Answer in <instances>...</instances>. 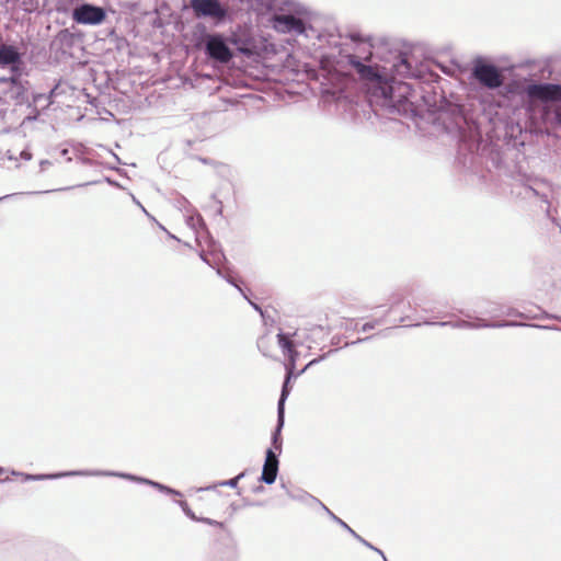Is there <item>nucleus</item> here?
I'll list each match as a JSON object with an SVG mask.
<instances>
[{
    "instance_id": "nucleus-1",
    "label": "nucleus",
    "mask_w": 561,
    "mask_h": 561,
    "mask_svg": "<svg viewBox=\"0 0 561 561\" xmlns=\"http://www.w3.org/2000/svg\"><path fill=\"white\" fill-rule=\"evenodd\" d=\"M391 59L382 66V71L377 67L365 64L358 56L348 55V65L355 70L362 80L367 81L374 95L401 104L404 110L409 105L411 88L403 83V79H419L430 81L434 73L428 72L422 65H417L413 55L409 51L396 50L391 53Z\"/></svg>"
},
{
    "instance_id": "nucleus-2",
    "label": "nucleus",
    "mask_w": 561,
    "mask_h": 561,
    "mask_svg": "<svg viewBox=\"0 0 561 561\" xmlns=\"http://www.w3.org/2000/svg\"><path fill=\"white\" fill-rule=\"evenodd\" d=\"M529 129L536 135L561 127V83L534 82L523 89Z\"/></svg>"
},
{
    "instance_id": "nucleus-3",
    "label": "nucleus",
    "mask_w": 561,
    "mask_h": 561,
    "mask_svg": "<svg viewBox=\"0 0 561 561\" xmlns=\"http://www.w3.org/2000/svg\"><path fill=\"white\" fill-rule=\"evenodd\" d=\"M439 112V119L443 121L444 128L448 134L454 135L461 142L469 144L470 148L478 147V127L474 122L467 118L461 105L443 98Z\"/></svg>"
},
{
    "instance_id": "nucleus-4",
    "label": "nucleus",
    "mask_w": 561,
    "mask_h": 561,
    "mask_svg": "<svg viewBox=\"0 0 561 561\" xmlns=\"http://www.w3.org/2000/svg\"><path fill=\"white\" fill-rule=\"evenodd\" d=\"M199 34H195V47L204 50L210 61L218 65H228L234 57L230 43L238 45L237 37H227L222 33H208L202 24L196 26Z\"/></svg>"
},
{
    "instance_id": "nucleus-5",
    "label": "nucleus",
    "mask_w": 561,
    "mask_h": 561,
    "mask_svg": "<svg viewBox=\"0 0 561 561\" xmlns=\"http://www.w3.org/2000/svg\"><path fill=\"white\" fill-rule=\"evenodd\" d=\"M21 474L23 476L24 481H39V480H46V479H57V478H62V477H75V476L119 477L122 479H126V480L134 481L137 483L150 485L165 494L175 495V496L182 495V493L180 491L172 489L168 485H164L160 482H157V481H153V480H150L147 478L138 477V476H135L131 473H123V472H115V471L77 470V471H67V472L50 473V474H30V473H21Z\"/></svg>"
},
{
    "instance_id": "nucleus-6",
    "label": "nucleus",
    "mask_w": 561,
    "mask_h": 561,
    "mask_svg": "<svg viewBox=\"0 0 561 561\" xmlns=\"http://www.w3.org/2000/svg\"><path fill=\"white\" fill-rule=\"evenodd\" d=\"M271 21L275 31L284 34L302 35L306 38L317 37V31L308 23L307 11L297 4L287 12L272 15Z\"/></svg>"
},
{
    "instance_id": "nucleus-7",
    "label": "nucleus",
    "mask_w": 561,
    "mask_h": 561,
    "mask_svg": "<svg viewBox=\"0 0 561 561\" xmlns=\"http://www.w3.org/2000/svg\"><path fill=\"white\" fill-rule=\"evenodd\" d=\"M471 76L479 84L490 90L499 89L504 83L502 70L494 64L488 62L482 58L474 60Z\"/></svg>"
},
{
    "instance_id": "nucleus-8",
    "label": "nucleus",
    "mask_w": 561,
    "mask_h": 561,
    "mask_svg": "<svg viewBox=\"0 0 561 561\" xmlns=\"http://www.w3.org/2000/svg\"><path fill=\"white\" fill-rule=\"evenodd\" d=\"M190 8L196 18H209L217 24L226 21L229 15L227 7L219 0H190Z\"/></svg>"
},
{
    "instance_id": "nucleus-9",
    "label": "nucleus",
    "mask_w": 561,
    "mask_h": 561,
    "mask_svg": "<svg viewBox=\"0 0 561 561\" xmlns=\"http://www.w3.org/2000/svg\"><path fill=\"white\" fill-rule=\"evenodd\" d=\"M106 18V11L99 5L81 3L72 11V20L78 24L99 25Z\"/></svg>"
},
{
    "instance_id": "nucleus-10",
    "label": "nucleus",
    "mask_w": 561,
    "mask_h": 561,
    "mask_svg": "<svg viewBox=\"0 0 561 561\" xmlns=\"http://www.w3.org/2000/svg\"><path fill=\"white\" fill-rule=\"evenodd\" d=\"M0 84H7L8 90L5 94L9 99L14 101L16 104H24L27 102V81L21 80V70L19 72H12L11 77L0 78Z\"/></svg>"
},
{
    "instance_id": "nucleus-11",
    "label": "nucleus",
    "mask_w": 561,
    "mask_h": 561,
    "mask_svg": "<svg viewBox=\"0 0 561 561\" xmlns=\"http://www.w3.org/2000/svg\"><path fill=\"white\" fill-rule=\"evenodd\" d=\"M322 358H323L322 356L318 357V358H313L297 374H295L296 365H294L293 363L285 365L286 376H285V380L282 386V391H280V396H279L278 403H277V412L285 413V401L288 398L290 390H291V388H290L291 379L297 378L298 376L304 374L309 367L319 363Z\"/></svg>"
},
{
    "instance_id": "nucleus-12",
    "label": "nucleus",
    "mask_w": 561,
    "mask_h": 561,
    "mask_svg": "<svg viewBox=\"0 0 561 561\" xmlns=\"http://www.w3.org/2000/svg\"><path fill=\"white\" fill-rule=\"evenodd\" d=\"M23 53L15 45L0 44V67H9L11 72L21 70Z\"/></svg>"
},
{
    "instance_id": "nucleus-13",
    "label": "nucleus",
    "mask_w": 561,
    "mask_h": 561,
    "mask_svg": "<svg viewBox=\"0 0 561 561\" xmlns=\"http://www.w3.org/2000/svg\"><path fill=\"white\" fill-rule=\"evenodd\" d=\"M279 468L278 454L267 448L260 481L265 484H273L276 481Z\"/></svg>"
},
{
    "instance_id": "nucleus-14",
    "label": "nucleus",
    "mask_w": 561,
    "mask_h": 561,
    "mask_svg": "<svg viewBox=\"0 0 561 561\" xmlns=\"http://www.w3.org/2000/svg\"><path fill=\"white\" fill-rule=\"evenodd\" d=\"M261 5L272 15H277L279 12H287L298 3L293 0H259Z\"/></svg>"
},
{
    "instance_id": "nucleus-15",
    "label": "nucleus",
    "mask_w": 561,
    "mask_h": 561,
    "mask_svg": "<svg viewBox=\"0 0 561 561\" xmlns=\"http://www.w3.org/2000/svg\"><path fill=\"white\" fill-rule=\"evenodd\" d=\"M277 342L284 355H286L288 358V362L286 364H291L293 360V364L296 365V360L299 356V353L296 351L295 345L290 340V336L286 333L279 332L277 334Z\"/></svg>"
},
{
    "instance_id": "nucleus-16",
    "label": "nucleus",
    "mask_w": 561,
    "mask_h": 561,
    "mask_svg": "<svg viewBox=\"0 0 561 561\" xmlns=\"http://www.w3.org/2000/svg\"><path fill=\"white\" fill-rule=\"evenodd\" d=\"M284 415L285 413L277 412V425L272 434V445L278 454L282 451L280 432L284 426Z\"/></svg>"
},
{
    "instance_id": "nucleus-17",
    "label": "nucleus",
    "mask_w": 561,
    "mask_h": 561,
    "mask_svg": "<svg viewBox=\"0 0 561 561\" xmlns=\"http://www.w3.org/2000/svg\"><path fill=\"white\" fill-rule=\"evenodd\" d=\"M477 327L474 329L480 328H506V327H518V325H525L524 323H518L515 321H504V322H488L484 319H478L477 322H474Z\"/></svg>"
},
{
    "instance_id": "nucleus-18",
    "label": "nucleus",
    "mask_w": 561,
    "mask_h": 561,
    "mask_svg": "<svg viewBox=\"0 0 561 561\" xmlns=\"http://www.w3.org/2000/svg\"><path fill=\"white\" fill-rule=\"evenodd\" d=\"M289 497L295 500V501H299V502H302V503H306L307 505H313V504H317L321 507V504L322 502L314 497L313 495L307 493V492H299L298 494H294L291 492H287Z\"/></svg>"
},
{
    "instance_id": "nucleus-19",
    "label": "nucleus",
    "mask_w": 561,
    "mask_h": 561,
    "mask_svg": "<svg viewBox=\"0 0 561 561\" xmlns=\"http://www.w3.org/2000/svg\"><path fill=\"white\" fill-rule=\"evenodd\" d=\"M185 221H186V225L191 229H193L195 231H197L198 229H202L207 232L206 224H205L203 217L201 216V214L195 213L193 215H188V216H186Z\"/></svg>"
},
{
    "instance_id": "nucleus-20",
    "label": "nucleus",
    "mask_w": 561,
    "mask_h": 561,
    "mask_svg": "<svg viewBox=\"0 0 561 561\" xmlns=\"http://www.w3.org/2000/svg\"><path fill=\"white\" fill-rule=\"evenodd\" d=\"M426 324H437L440 327H451L455 329H474L476 323L467 320H458L455 322L451 321H442V322H425Z\"/></svg>"
},
{
    "instance_id": "nucleus-21",
    "label": "nucleus",
    "mask_w": 561,
    "mask_h": 561,
    "mask_svg": "<svg viewBox=\"0 0 561 561\" xmlns=\"http://www.w3.org/2000/svg\"><path fill=\"white\" fill-rule=\"evenodd\" d=\"M245 476V472H241L239 473L237 477L232 478V479H229V480H224V481H220L218 482L217 484H213V485H208L206 488H202L199 489V491H208V490H215L217 486H229V488H237L238 485V482Z\"/></svg>"
},
{
    "instance_id": "nucleus-22",
    "label": "nucleus",
    "mask_w": 561,
    "mask_h": 561,
    "mask_svg": "<svg viewBox=\"0 0 561 561\" xmlns=\"http://www.w3.org/2000/svg\"><path fill=\"white\" fill-rule=\"evenodd\" d=\"M213 260H209L207 254L202 251L199 253V257L209 266L215 267V265L218 264V262L224 259V254L221 252H216L215 250L211 251Z\"/></svg>"
},
{
    "instance_id": "nucleus-23",
    "label": "nucleus",
    "mask_w": 561,
    "mask_h": 561,
    "mask_svg": "<svg viewBox=\"0 0 561 561\" xmlns=\"http://www.w3.org/2000/svg\"><path fill=\"white\" fill-rule=\"evenodd\" d=\"M321 508L328 514V516L335 522L337 525H340L342 528H344L346 531L351 534V530H353L343 519L337 517L332 511H330L323 503L321 504Z\"/></svg>"
},
{
    "instance_id": "nucleus-24",
    "label": "nucleus",
    "mask_w": 561,
    "mask_h": 561,
    "mask_svg": "<svg viewBox=\"0 0 561 561\" xmlns=\"http://www.w3.org/2000/svg\"><path fill=\"white\" fill-rule=\"evenodd\" d=\"M217 274L219 276H221L222 278H225L229 284H231L232 286H234L240 293L241 295L247 298V295L242 290V288L238 285V283L236 282V279L230 275V274H225L222 272L221 268H217Z\"/></svg>"
},
{
    "instance_id": "nucleus-25",
    "label": "nucleus",
    "mask_w": 561,
    "mask_h": 561,
    "mask_svg": "<svg viewBox=\"0 0 561 561\" xmlns=\"http://www.w3.org/2000/svg\"><path fill=\"white\" fill-rule=\"evenodd\" d=\"M176 503L180 505V507L188 518H191L194 522L198 520L199 517L196 516L195 513L190 508L186 501H178Z\"/></svg>"
},
{
    "instance_id": "nucleus-26",
    "label": "nucleus",
    "mask_w": 561,
    "mask_h": 561,
    "mask_svg": "<svg viewBox=\"0 0 561 561\" xmlns=\"http://www.w3.org/2000/svg\"><path fill=\"white\" fill-rule=\"evenodd\" d=\"M197 522L204 523V524H207V525H210V526L219 527V528H224L225 527L222 522H218V520H215V519H211V518H208V517H199Z\"/></svg>"
},
{
    "instance_id": "nucleus-27",
    "label": "nucleus",
    "mask_w": 561,
    "mask_h": 561,
    "mask_svg": "<svg viewBox=\"0 0 561 561\" xmlns=\"http://www.w3.org/2000/svg\"><path fill=\"white\" fill-rule=\"evenodd\" d=\"M381 323V320H374V321H370V322H366L362 325L360 328V332H368L373 329L376 328V325L380 324Z\"/></svg>"
},
{
    "instance_id": "nucleus-28",
    "label": "nucleus",
    "mask_w": 561,
    "mask_h": 561,
    "mask_svg": "<svg viewBox=\"0 0 561 561\" xmlns=\"http://www.w3.org/2000/svg\"><path fill=\"white\" fill-rule=\"evenodd\" d=\"M351 535L357 540L359 541L362 545H364L365 547L369 548L373 550V548L375 546H373L370 542H368L366 539H364L362 536H359L355 530H351Z\"/></svg>"
},
{
    "instance_id": "nucleus-29",
    "label": "nucleus",
    "mask_w": 561,
    "mask_h": 561,
    "mask_svg": "<svg viewBox=\"0 0 561 561\" xmlns=\"http://www.w3.org/2000/svg\"><path fill=\"white\" fill-rule=\"evenodd\" d=\"M238 50L245 56H251L253 54V50L251 48L247 47L244 44L241 46H238Z\"/></svg>"
},
{
    "instance_id": "nucleus-30",
    "label": "nucleus",
    "mask_w": 561,
    "mask_h": 561,
    "mask_svg": "<svg viewBox=\"0 0 561 561\" xmlns=\"http://www.w3.org/2000/svg\"><path fill=\"white\" fill-rule=\"evenodd\" d=\"M375 335H369V336H366V337H362V339H357L356 341L354 342H351V343H346L345 346H348V345H354V344H358V343H363V342H366V341H369L371 339H374Z\"/></svg>"
},
{
    "instance_id": "nucleus-31",
    "label": "nucleus",
    "mask_w": 561,
    "mask_h": 561,
    "mask_svg": "<svg viewBox=\"0 0 561 561\" xmlns=\"http://www.w3.org/2000/svg\"><path fill=\"white\" fill-rule=\"evenodd\" d=\"M211 198L218 204V209H217V214L218 215H221L222 214V202L220 199L217 198V194L214 193L211 195Z\"/></svg>"
},
{
    "instance_id": "nucleus-32",
    "label": "nucleus",
    "mask_w": 561,
    "mask_h": 561,
    "mask_svg": "<svg viewBox=\"0 0 561 561\" xmlns=\"http://www.w3.org/2000/svg\"><path fill=\"white\" fill-rule=\"evenodd\" d=\"M245 299L249 301V304L253 307L254 310L259 311L260 314L263 316V310L257 304L251 301L248 297Z\"/></svg>"
},
{
    "instance_id": "nucleus-33",
    "label": "nucleus",
    "mask_w": 561,
    "mask_h": 561,
    "mask_svg": "<svg viewBox=\"0 0 561 561\" xmlns=\"http://www.w3.org/2000/svg\"><path fill=\"white\" fill-rule=\"evenodd\" d=\"M58 37L60 41H64L65 38H71V35L67 30H64L59 33Z\"/></svg>"
},
{
    "instance_id": "nucleus-34",
    "label": "nucleus",
    "mask_w": 561,
    "mask_h": 561,
    "mask_svg": "<svg viewBox=\"0 0 561 561\" xmlns=\"http://www.w3.org/2000/svg\"><path fill=\"white\" fill-rule=\"evenodd\" d=\"M350 38L353 41V42H362L363 38L360 36L359 33H351L350 34Z\"/></svg>"
},
{
    "instance_id": "nucleus-35",
    "label": "nucleus",
    "mask_w": 561,
    "mask_h": 561,
    "mask_svg": "<svg viewBox=\"0 0 561 561\" xmlns=\"http://www.w3.org/2000/svg\"><path fill=\"white\" fill-rule=\"evenodd\" d=\"M20 156L24 160H31L32 159V153L30 151H27V150H22Z\"/></svg>"
},
{
    "instance_id": "nucleus-36",
    "label": "nucleus",
    "mask_w": 561,
    "mask_h": 561,
    "mask_svg": "<svg viewBox=\"0 0 561 561\" xmlns=\"http://www.w3.org/2000/svg\"><path fill=\"white\" fill-rule=\"evenodd\" d=\"M373 550H374L375 552H377L379 556H381V558H382V559H383V557H386V556H385V553H383L379 548L374 547V548H373Z\"/></svg>"
},
{
    "instance_id": "nucleus-37",
    "label": "nucleus",
    "mask_w": 561,
    "mask_h": 561,
    "mask_svg": "<svg viewBox=\"0 0 561 561\" xmlns=\"http://www.w3.org/2000/svg\"><path fill=\"white\" fill-rule=\"evenodd\" d=\"M133 201H134L137 205H139V206L141 207V209H142L146 214H148V213H147V210L145 209V207H144L139 202H138V199H136V198H135V196H133Z\"/></svg>"
},
{
    "instance_id": "nucleus-38",
    "label": "nucleus",
    "mask_w": 561,
    "mask_h": 561,
    "mask_svg": "<svg viewBox=\"0 0 561 561\" xmlns=\"http://www.w3.org/2000/svg\"><path fill=\"white\" fill-rule=\"evenodd\" d=\"M50 164V162L48 160H43L41 161V167L42 169H44L46 165Z\"/></svg>"
},
{
    "instance_id": "nucleus-39",
    "label": "nucleus",
    "mask_w": 561,
    "mask_h": 561,
    "mask_svg": "<svg viewBox=\"0 0 561 561\" xmlns=\"http://www.w3.org/2000/svg\"><path fill=\"white\" fill-rule=\"evenodd\" d=\"M264 490V488L262 485H259L254 489V492L255 493H259V492H262Z\"/></svg>"
},
{
    "instance_id": "nucleus-40",
    "label": "nucleus",
    "mask_w": 561,
    "mask_h": 561,
    "mask_svg": "<svg viewBox=\"0 0 561 561\" xmlns=\"http://www.w3.org/2000/svg\"><path fill=\"white\" fill-rule=\"evenodd\" d=\"M390 329H386L385 331L379 332V335L387 336V332H389Z\"/></svg>"
},
{
    "instance_id": "nucleus-41",
    "label": "nucleus",
    "mask_w": 561,
    "mask_h": 561,
    "mask_svg": "<svg viewBox=\"0 0 561 561\" xmlns=\"http://www.w3.org/2000/svg\"><path fill=\"white\" fill-rule=\"evenodd\" d=\"M58 85H56L51 91H50V96L56 94V90H57Z\"/></svg>"
},
{
    "instance_id": "nucleus-42",
    "label": "nucleus",
    "mask_w": 561,
    "mask_h": 561,
    "mask_svg": "<svg viewBox=\"0 0 561 561\" xmlns=\"http://www.w3.org/2000/svg\"><path fill=\"white\" fill-rule=\"evenodd\" d=\"M67 153H68V149H62V150H61V154H62V156H66Z\"/></svg>"
},
{
    "instance_id": "nucleus-43",
    "label": "nucleus",
    "mask_w": 561,
    "mask_h": 561,
    "mask_svg": "<svg viewBox=\"0 0 561 561\" xmlns=\"http://www.w3.org/2000/svg\"><path fill=\"white\" fill-rule=\"evenodd\" d=\"M506 314H507V316H512V314H515V313L513 312V310L508 309V311L506 312Z\"/></svg>"
},
{
    "instance_id": "nucleus-44",
    "label": "nucleus",
    "mask_w": 561,
    "mask_h": 561,
    "mask_svg": "<svg viewBox=\"0 0 561 561\" xmlns=\"http://www.w3.org/2000/svg\"><path fill=\"white\" fill-rule=\"evenodd\" d=\"M553 319H556V320L561 322V317L560 316H553Z\"/></svg>"
},
{
    "instance_id": "nucleus-45",
    "label": "nucleus",
    "mask_w": 561,
    "mask_h": 561,
    "mask_svg": "<svg viewBox=\"0 0 561 561\" xmlns=\"http://www.w3.org/2000/svg\"><path fill=\"white\" fill-rule=\"evenodd\" d=\"M542 328H543V329H556V330H560V331H561V329L553 328V327H542Z\"/></svg>"
},
{
    "instance_id": "nucleus-46",
    "label": "nucleus",
    "mask_w": 561,
    "mask_h": 561,
    "mask_svg": "<svg viewBox=\"0 0 561 561\" xmlns=\"http://www.w3.org/2000/svg\"><path fill=\"white\" fill-rule=\"evenodd\" d=\"M71 187H64V188H60L59 191H67V190H70Z\"/></svg>"
},
{
    "instance_id": "nucleus-47",
    "label": "nucleus",
    "mask_w": 561,
    "mask_h": 561,
    "mask_svg": "<svg viewBox=\"0 0 561 561\" xmlns=\"http://www.w3.org/2000/svg\"><path fill=\"white\" fill-rule=\"evenodd\" d=\"M3 469L0 467V474L2 473Z\"/></svg>"
},
{
    "instance_id": "nucleus-48",
    "label": "nucleus",
    "mask_w": 561,
    "mask_h": 561,
    "mask_svg": "<svg viewBox=\"0 0 561 561\" xmlns=\"http://www.w3.org/2000/svg\"><path fill=\"white\" fill-rule=\"evenodd\" d=\"M383 561H388L386 557H383Z\"/></svg>"
}]
</instances>
